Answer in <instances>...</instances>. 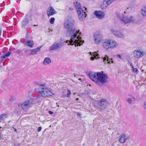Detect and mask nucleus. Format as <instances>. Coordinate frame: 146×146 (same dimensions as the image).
I'll list each match as a JSON object with an SVG mask.
<instances>
[{
    "label": "nucleus",
    "instance_id": "nucleus-30",
    "mask_svg": "<svg viewBox=\"0 0 146 146\" xmlns=\"http://www.w3.org/2000/svg\"><path fill=\"white\" fill-rule=\"evenodd\" d=\"M132 71L133 73H135L136 74H137L138 72V69L136 68H134L133 67H132Z\"/></svg>",
    "mask_w": 146,
    "mask_h": 146
},
{
    "label": "nucleus",
    "instance_id": "nucleus-43",
    "mask_svg": "<svg viewBox=\"0 0 146 146\" xmlns=\"http://www.w3.org/2000/svg\"><path fill=\"white\" fill-rule=\"evenodd\" d=\"M84 9H85V10H86L87 9L86 8H85V7L84 8Z\"/></svg>",
    "mask_w": 146,
    "mask_h": 146
},
{
    "label": "nucleus",
    "instance_id": "nucleus-28",
    "mask_svg": "<svg viewBox=\"0 0 146 146\" xmlns=\"http://www.w3.org/2000/svg\"><path fill=\"white\" fill-rule=\"evenodd\" d=\"M7 117V114H3L0 115V121L5 119Z\"/></svg>",
    "mask_w": 146,
    "mask_h": 146
},
{
    "label": "nucleus",
    "instance_id": "nucleus-18",
    "mask_svg": "<svg viewBox=\"0 0 146 146\" xmlns=\"http://www.w3.org/2000/svg\"><path fill=\"white\" fill-rule=\"evenodd\" d=\"M102 47L106 50L109 49V39H106L103 41L102 44Z\"/></svg>",
    "mask_w": 146,
    "mask_h": 146
},
{
    "label": "nucleus",
    "instance_id": "nucleus-4",
    "mask_svg": "<svg viewBox=\"0 0 146 146\" xmlns=\"http://www.w3.org/2000/svg\"><path fill=\"white\" fill-rule=\"evenodd\" d=\"M119 19L125 24L133 23L135 20V17L131 15L121 16L119 17Z\"/></svg>",
    "mask_w": 146,
    "mask_h": 146
},
{
    "label": "nucleus",
    "instance_id": "nucleus-42",
    "mask_svg": "<svg viewBox=\"0 0 146 146\" xmlns=\"http://www.w3.org/2000/svg\"><path fill=\"white\" fill-rule=\"evenodd\" d=\"M1 139V135H0V140Z\"/></svg>",
    "mask_w": 146,
    "mask_h": 146
},
{
    "label": "nucleus",
    "instance_id": "nucleus-19",
    "mask_svg": "<svg viewBox=\"0 0 146 146\" xmlns=\"http://www.w3.org/2000/svg\"><path fill=\"white\" fill-rule=\"evenodd\" d=\"M34 43L33 41L31 40H26L24 43L25 45L33 48L34 46Z\"/></svg>",
    "mask_w": 146,
    "mask_h": 146
},
{
    "label": "nucleus",
    "instance_id": "nucleus-14",
    "mask_svg": "<svg viewBox=\"0 0 146 146\" xmlns=\"http://www.w3.org/2000/svg\"><path fill=\"white\" fill-rule=\"evenodd\" d=\"M79 18V19L81 21H83L85 19L86 17V14L85 13V11L83 9L82 11H78L77 12Z\"/></svg>",
    "mask_w": 146,
    "mask_h": 146
},
{
    "label": "nucleus",
    "instance_id": "nucleus-21",
    "mask_svg": "<svg viewBox=\"0 0 146 146\" xmlns=\"http://www.w3.org/2000/svg\"><path fill=\"white\" fill-rule=\"evenodd\" d=\"M51 62V60L50 58L47 57L44 59L42 64L44 65H47L49 64Z\"/></svg>",
    "mask_w": 146,
    "mask_h": 146
},
{
    "label": "nucleus",
    "instance_id": "nucleus-29",
    "mask_svg": "<svg viewBox=\"0 0 146 146\" xmlns=\"http://www.w3.org/2000/svg\"><path fill=\"white\" fill-rule=\"evenodd\" d=\"M11 52H8L7 53H6L3 56H1V58H6L9 57L11 54Z\"/></svg>",
    "mask_w": 146,
    "mask_h": 146
},
{
    "label": "nucleus",
    "instance_id": "nucleus-37",
    "mask_svg": "<svg viewBox=\"0 0 146 146\" xmlns=\"http://www.w3.org/2000/svg\"><path fill=\"white\" fill-rule=\"evenodd\" d=\"M48 112L49 113V114H53V112L52 111H49Z\"/></svg>",
    "mask_w": 146,
    "mask_h": 146
},
{
    "label": "nucleus",
    "instance_id": "nucleus-13",
    "mask_svg": "<svg viewBox=\"0 0 146 146\" xmlns=\"http://www.w3.org/2000/svg\"><path fill=\"white\" fill-rule=\"evenodd\" d=\"M57 12L52 7H49L47 10V14L48 17L53 15L57 13Z\"/></svg>",
    "mask_w": 146,
    "mask_h": 146
},
{
    "label": "nucleus",
    "instance_id": "nucleus-2",
    "mask_svg": "<svg viewBox=\"0 0 146 146\" xmlns=\"http://www.w3.org/2000/svg\"><path fill=\"white\" fill-rule=\"evenodd\" d=\"M88 75L92 81L99 86H102L108 82V75L104 73L103 72H90Z\"/></svg>",
    "mask_w": 146,
    "mask_h": 146
},
{
    "label": "nucleus",
    "instance_id": "nucleus-46",
    "mask_svg": "<svg viewBox=\"0 0 146 146\" xmlns=\"http://www.w3.org/2000/svg\"><path fill=\"white\" fill-rule=\"evenodd\" d=\"M75 94V93H73V94H74V95Z\"/></svg>",
    "mask_w": 146,
    "mask_h": 146
},
{
    "label": "nucleus",
    "instance_id": "nucleus-33",
    "mask_svg": "<svg viewBox=\"0 0 146 146\" xmlns=\"http://www.w3.org/2000/svg\"><path fill=\"white\" fill-rule=\"evenodd\" d=\"M143 108L146 110V101L145 102L143 106Z\"/></svg>",
    "mask_w": 146,
    "mask_h": 146
},
{
    "label": "nucleus",
    "instance_id": "nucleus-12",
    "mask_svg": "<svg viewBox=\"0 0 146 146\" xmlns=\"http://www.w3.org/2000/svg\"><path fill=\"white\" fill-rule=\"evenodd\" d=\"M62 46V44L61 43H54L49 48L50 50H56L60 48Z\"/></svg>",
    "mask_w": 146,
    "mask_h": 146
},
{
    "label": "nucleus",
    "instance_id": "nucleus-16",
    "mask_svg": "<svg viewBox=\"0 0 146 146\" xmlns=\"http://www.w3.org/2000/svg\"><path fill=\"white\" fill-rule=\"evenodd\" d=\"M41 46L38 47L34 49L30 50L29 51V55H33L36 54L40 51V49Z\"/></svg>",
    "mask_w": 146,
    "mask_h": 146
},
{
    "label": "nucleus",
    "instance_id": "nucleus-39",
    "mask_svg": "<svg viewBox=\"0 0 146 146\" xmlns=\"http://www.w3.org/2000/svg\"><path fill=\"white\" fill-rule=\"evenodd\" d=\"M69 10H73V9L72 8H69Z\"/></svg>",
    "mask_w": 146,
    "mask_h": 146
},
{
    "label": "nucleus",
    "instance_id": "nucleus-23",
    "mask_svg": "<svg viewBox=\"0 0 146 146\" xmlns=\"http://www.w3.org/2000/svg\"><path fill=\"white\" fill-rule=\"evenodd\" d=\"M71 94V92L70 90H68L63 92L62 96L63 97H66L69 98Z\"/></svg>",
    "mask_w": 146,
    "mask_h": 146
},
{
    "label": "nucleus",
    "instance_id": "nucleus-38",
    "mask_svg": "<svg viewBox=\"0 0 146 146\" xmlns=\"http://www.w3.org/2000/svg\"><path fill=\"white\" fill-rule=\"evenodd\" d=\"M110 60H111V61H110V63H113V61L112 60V58H111V59H110Z\"/></svg>",
    "mask_w": 146,
    "mask_h": 146
},
{
    "label": "nucleus",
    "instance_id": "nucleus-35",
    "mask_svg": "<svg viewBox=\"0 0 146 146\" xmlns=\"http://www.w3.org/2000/svg\"><path fill=\"white\" fill-rule=\"evenodd\" d=\"M117 57L119 59H121V56L119 54H117Z\"/></svg>",
    "mask_w": 146,
    "mask_h": 146
},
{
    "label": "nucleus",
    "instance_id": "nucleus-7",
    "mask_svg": "<svg viewBox=\"0 0 146 146\" xmlns=\"http://www.w3.org/2000/svg\"><path fill=\"white\" fill-rule=\"evenodd\" d=\"M111 33L115 36L120 38H124L125 36L123 33L119 30H117L115 29H111Z\"/></svg>",
    "mask_w": 146,
    "mask_h": 146
},
{
    "label": "nucleus",
    "instance_id": "nucleus-44",
    "mask_svg": "<svg viewBox=\"0 0 146 146\" xmlns=\"http://www.w3.org/2000/svg\"><path fill=\"white\" fill-rule=\"evenodd\" d=\"M15 129V131H17V130L16 129Z\"/></svg>",
    "mask_w": 146,
    "mask_h": 146
},
{
    "label": "nucleus",
    "instance_id": "nucleus-36",
    "mask_svg": "<svg viewBox=\"0 0 146 146\" xmlns=\"http://www.w3.org/2000/svg\"><path fill=\"white\" fill-rule=\"evenodd\" d=\"M76 114L78 116H80L81 115L80 114V113H79L78 112H76Z\"/></svg>",
    "mask_w": 146,
    "mask_h": 146
},
{
    "label": "nucleus",
    "instance_id": "nucleus-40",
    "mask_svg": "<svg viewBox=\"0 0 146 146\" xmlns=\"http://www.w3.org/2000/svg\"><path fill=\"white\" fill-rule=\"evenodd\" d=\"M28 50H26L25 51V52L26 53H27L28 52Z\"/></svg>",
    "mask_w": 146,
    "mask_h": 146
},
{
    "label": "nucleus",
    "instance_id": "nucleus-3",
    "mask_svg": "<svg viewBox=\"0 0 146 146\" xmlns=\"http://www.w3.org/2000/svg\"><path fill=\"white\" fill-rule=\"evenodd\" d=\"M35 90L39 94L40 97H46L54 95L50 89L46 86L41 88H36Z\"/></svg>",
    "mask_w": 146,
    "mask_h": 146
},
{
    "label": "nucleus",
    "instance_id": "nucleus-9",
    "mask_svg": "<svg viewBox=\"0 0 146 146\" xmlns=\"http://www.w3.org/2000/svg\"><path fill=\"white\" fill-rule=\"evenodd\" d=\"M133 56L136 58H139L146 54V52L144 51H141L138 50H134L133 53Z\"/></svg>",
    "mask_w": 146,
    "mask_h": 146
},
{
    "label": "nucleus",
    "instance_id": "nucleus-8",
    "mask_svg": "<svg viewBox=\"0 0 146 146\" xmlns=\"http://www.w3.org/2000/svg\"><path fill=\"white\" fill-rule=\"evenodd\" d=\"M103 37L100 35L95 34L94 36V43L96 44H100L102 41Z\"/></svg>",
    "mask_w": 146,
    "mask_h": 146
},
{
    "label": "nucleus",
    "instance_id": "nucleus-5",
    "mask_svg": "<svg viewBox=\"0 0 146 146\" xmlns=\"http://www.w3.org/2000/svg\"><path fill=\"white\" fill-rule=\"evenodd\" d=\"M32 104V100L29 99L25 100L21 104H18V106L22 109L26 110L29 108Z\"/></svg>",
    "mask_w": 146,
    "mask_h": 146
},
{
    "label": "nucleus",
    "instance_id": "nucleus-24",
    "mask_svg": "<svg viewBox=\"0 0 146 146\" xmlns=\"http://www.w3.org/2000/svg\"><path fill=\"white\" fill-rule=\"evenodd\" d=\"M101 58L103 59V61L104 62V64H110V61H109V58L107 55H105L104 57L103 58L102 57Z\"/></svg>",
    "mask_w": 146,
    "mask_h": 146
},
{
    "label": "nucleus",
    "instance_id": "nucleus-20",
    "mask_svg": "<svg viewBox=\"0 0 146 146\" xmlns=\"http://www.w3.org/2000/svg\"><path fill=\"white\" fill-rule=\"evenodd\" d=\"M74 4L76 8L77 12H78V11H82V10H83V9L81 7L80 4L79 3L77 2H74Z\"/></svg>",
    "mask_w": 146,
    "mask_h": 146
},
{
    "label": "nucleus",
    "instance_id": "nucleus-6",
    "mask_svg": "<svg viewBox=\"0 0 146 146\" xmlns=\"http://www.w3.org/2000/svg\"><path fill=\"white\" fill-rule=\"evenodd\" d=\"M98 104L99 106L100 111H102L107 108L108 104L106 99H103L99 100L98 102Z\"/></svg>",
    "mask_w": 146,
    "mask_h": 146
},
{
    "label": "nucleus",
    "instance_id": "nucleus-10",
    "mask_svg": "<svg viewBox=\"0 0 146 146\" xmlns=\"http://www.w3.org/2000/svg\"><path fill=\"white\" fill-rule=\"evenodd\" d=\"M109 49L115 48L117 47L118 46V44L115 40L113 39H109Z\"/></svg>",
    "mask_w": 146,
    "mask_h": 146
},
{
    "label": "nucleus",
    "instance_id": "nucleus-17",
    "mask_svg": "<svg viewBox=\"0 0 146 146\" xmlns=\"http://www.w3.org/2000/svg\"><path fill=\"white\" fill-rule=\"evenodd\" d=\"M94 14L97 17L100 19L103 18L105 15L104 12L100 11H96Z\"/></svg>",
    "mask_w": 146,
    "mask_h": 146
},
{
    "label": "nucleus",
    "instance_id": "nucleus-31",
    "mask_svg": "<svg viewBox=\"0 0 146 146\" xmlns=\"http://www.w3.org/2000/svg\"><path fill=\"white\" fill-rule=\"evenodd\" d=\"M55 21V19L52 17L50 20V24H53L54 23Z\"/></svg>",
    "mask_w": 146,
    "mask_h": 146
},
{
    "label": "nucleus",
    "instance_id": "nucleus-45",
    "mask_svg": "<svg viewBox=\"0 0 146 146\" xmlns=\"http://www.w3.org/2000/svg\"><path fill=\"white\" fill-rule=\"evenodd\" d=\"M49 127H51V125H50L49 126Z\"/></svg>",
    "mask_w": 146,
    "mask_h": 146
},
{
    "label": "nucleus",
    "instance_id": "nucleus-26",
    "mask_svg": "<svg viewBox=\"0 0 146 146\" xmlns=\"http://www.w3.org/2000/svg\"><path fill=\"white\" fill-rule=\"evenodd\" d=\"M29 23L28 19L27 17L25 18L22 23V27H25Z\"/></svg>",
    "mask_w": 146,
    "mask_h": 146
},
{
    "label": "nucleus",
    "instance_id": "nucleus-25",
    "mask_svg": "<svg viewBox=\"0 0 146 146\" xmlns=\"http://www.w3.org/2000/svg\"><path fill=\"white\" fill-rule=\"evenodd\" d=\"M141 13L144 17L146 16V6L143 5L141 9Z\"/></svg>",
    "mask_w": 146,
    "mask_h": 146
},
{
    "label": "nucleus",
    "instance_id": "nucleus-22",
    "mask_svg": "<svg viewBox=\"0 0 146 146\" xmlns=\"http://www.w3.org/2000/svg\"><path fill=\"white\" fill-rule=\"evenodd\" d=\"M34 84L36 86H40V87L38 88H39L43 87L46 85L45 83H42L38 81H35L34 82Z\"/></svg>",
    "mask_w": 146,
    "mask_h": 146
},
{
    "label": "nucleus",
    "instance_id": "nucleus-34",
    "mask_svg": "<svg viewBox=\"0 0 146 146\" xmlns=\"http://www.w3.org/2000/svg\"><path fill=\"white\" fill-rule=\"evenodd\" d=\"M42 129V128L41 127H38L37 129V131H38V132H39L40 131H41V130Z\"/></svg>",
    "mask_w": 146,
    "mask_h": 146
},
{
    "label": "nucleus",
    "instance_id": "nucleus-1",
    "mask_svg": "<svg viewBox=\"0 0 146 146\" xmlns=\"http://www.w3.org/2000/svg\"><path fill=\"white\" fill-rule=\"evenodd\" d=\"M75 24V21L71 19H66L64 22V28L68 30L71 31L70 40H67L66 42L68 43L69 42L68 45H74L75 46H80L82 44L84 41L82 40V38L81 36V33L80 32V30L72 29Z\"/></svg>",
    "mask_w": 146,
    "mask_h": 146
},
{
    "label": "nucleus",
    "instance_id": "nucleus-47",
    "mask_svg": "<svg viewBox=\"0 0 146 146\" xmlns=\"http://www.w3.org/2000/svg\"><path fill=\"white\" fill-rule=\"evenodd\" d=\"M1 128V127H0V129Z\"/></svg>",
    "mask_w": 146,
    "mask_h": 146
},
{
    "label": "nucleus",
    "instance_id": "nucleus-41",
    "mask_svg": "<svg viewBox=\"0 0 146 146\" xmlns=\"http://www.w3.org/2000/svg\"><path fill=\"white\" fill-rule=\"evenodd\" d=\"M78 98H77L76 99V101H78Z\"/></svg>",
    "mask_w": 146,
    "mask_h": 146
},
{
    "label": "nucleus",
    "instance_id": "nucleus-48",
    "mask_svg": "<svg viewBox=\"0 0 146 146\" xmlns=\"http://www.w3.org/2000/svg\"><path fill=\"white\" fill-rule=\"evenodd\" d=\"M34 26H36V25H34Z\"/></svg>",
    "mask_w": 146,
    "mask_h": 146
},
{
    "label": "nucleus",
    "instance_id": "nucleus-15",
    "mask_svg": "<svg viewBox=\"0 0 146 146\" xmlns=\"http://www.w3.org/2000/svg\"><path fill=\"white\" fill-rule=\"evenodd\" d=\"M98 51L97 52H90L89 54L91 55L92 57L90 58V59L91 60L93 61L95 59H99L100 58L99 56V55L98 53Z\"/></svg>",
    "mask_w": 146,
    "mask_h": 146
},
{
    "label": "nucleus",
    "instance_id": "nucleus-27",
    "mask_svg": "<svg viewBox=\"0 0 146 146\" xmlns=\"http://www.w3.org/2000/svg\"><path fill=\"white\" fill-rule=\"evenodd\" d=\"M130 98H127V101L129 104H131L133 101V100L134 99V97L131 95H129Z\"/></svg>",
    "mask_w": 146,
    "mask_h": 146
},
{
    "label": "nucleus",
    "instance_id": "nucleus-32",
    "mask_svg": "<svg viewBox=\"0 0 146 146\" xmlns=\"http://www.w3.org/2000/svg\"><path fill=\"white\" fill-rule=\"evenodd\" d=\"M16 99V98H15L14 97H11V98L10 99V101H13V100H15Z\"/></svg>",
    "mask_w": 146,
    "mask_h": 146
},
{
    "label": "nucleus",
    "instance_id": "nucleus-11",
    "mask_svg": "<svg viewBox=\"0 0 146 146\" xmlns=\"http://www.w3.org/2000/svg\"><path fill=\"white\" fill-rule=\"evenodd\" d=\"M128 138V137L127 134L123 133L119 137L118 141L120 143H125Z\"/></svg>",
    "mask_w": 146,
    "mask_h": 146
}]
</instances>
